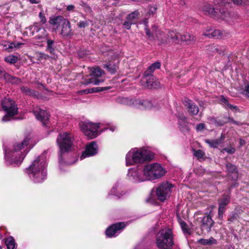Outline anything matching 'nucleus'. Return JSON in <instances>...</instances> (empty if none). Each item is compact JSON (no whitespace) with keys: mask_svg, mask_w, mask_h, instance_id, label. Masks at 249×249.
Returning a JSON list of instances; mask_svg holds the SVG:
<instances>
[{"mask_svg":"<svg viewBox=\"0 0 249 249\" xmlns=\"http://www.w3.org/2000/svg\"><path fill=\"white\" fill-rule=\"evenodd\" d=\"M103 90V89L102 88H95L91 89H90L89 90L88 93L97 92ZM84 92L85 93H87V91L86 90H84Z\"/></svg>","mask_w":249,"mask_h":249,"instance_id":"45","label":"nucleus"},{"mask_svg":"<svg viewBox=\"0 0 249 249\" xmlns=\"http://www.w3.org/2000/svg\"><path fill=\"white\" fill-rule=\"evenodd\" d=\"M39 17L40 18V22L42 24H45L46 22V18L42 14V12L39 13Z\"/></svg>","mask_w":249,"mask_h":249,"instance_id":"50","label":"nucleus"},{"mask_svg":"<svg viewBox=\"0 0 249 249\" xmlns=\"http://www.w3.org/2000/svg\"><path fill=\"white\" fill-rule=\"evenodd\" d=\"M165 174L164 169L158 163L147 164L143 168V175L145 180L158 179L163 176Z\"/></svg>","mask_w":249,"mask_h":249,"instance_id":"8","label":"nucleus"},{"mask_svg":"<svg viewBox=\"0 0 249 249\" xmlns=\"http://www.w3.org/2000/svg\"><path fill=\"white\" fill-rule=\"evenodd\" d=\"M227 170L232 174L231 178L236 180L238 178V173L236 167L230 163H228L226 165Z\"/></svg>","mask_w":249,"mask_h":249,"instance_id":"27","label":"nucleus"},{"mask_svg":"<svg viewBox=\"0 0 249 249\" xmlns=\"http://www.w3.org/2000/svg\"><path fill=\"white\" fill-rule=\"evenodd\" d=\"M80 128L84 134L89 139L96 138L99 135L98 129L99 125L89 122H82L79 124Z\"/></svg>","mask_w":249,"mask_h":249,"instance_id":"9","label":"nucleus"},{"mask_svg":"<svg viewBox=\"0 0 249 249\" xmlns=\"http://www.w3.org/2000/svg\"><path fill=\"white\" fill-rule=\"evenodd\" d=\"M22 44L23 43H15L14 42H8L4 45V49L8 52H12L19 48L20 45Z\"/></svg>","mask_w":249,"mask_h":249,"instance_id":"29","label":"nucleus"},{"mask_svg":"<svg viewBox=\"0 0 249 249\" xmlns=\"http://www.w3.org/2000/svg\"><path fill=\"white\" fill-rule=\"evenodd\" d=\"M150 151L144 148L131 149L126 155V166L132 165L136 163H141L151 159Z\"/></svg>","mask_w":249,"mask_h":249,"instance_id":"3","label":"nucleus"},{"mask_svg":"<svg viewBox=\"0 0 249 249\" xmlns=\"http://www.w3.org/2000/svg\"><path fill=\"white\" fill-rule=\"evenodd\" d=\"M1 107L6 114L2 118V121L6 122L18 118L15 116L18 114V108L15 102L9 98H5L1 101Z\"/></svg>","mask_w":249,"mask_h":249,"instance_id":"7","label":"nucleus"},{"mask_svg":"<svg viewBox=\"0 0 249 249\" xmlns=\"http://www.w3.org/2000/svg\"><path fill=\"white\" fill-rule=\"evenodd\" d=\"M118 184H115L114 186L113 187V188H112L111 190V192H110V194L112 195H113V196H117L118 198H120L121 196H122L123 195H124V193H123L122 192V193H117V187H118Z\"/></svg>","mask_w":249,"mask_h":249,"instance_id":"38","label":"nucleus"},{"mask_svg":"<svg viewBox=\"0 0 249 249\" xmlns=\"http://www.w3.org/2000/svg\"><path fill=\"white\" fill-rule=\"evenodd\" d=\"M128 101V104L129 105H132L136 107L142 109V107L143 106V100L140 99H130Z\"/></svg>","mask_w":249,"mask_h":249,"instance_id":"30","label":"nucleus"},{"mask_svg":"<svg viewBox=\"0 0 249 249\" xmlns=\"http://www.w3.org/2000/svg\"><path fill=\"white\" fill-rule=\"evenodd\" d=\"M213 3L215 6H222L227 3L226 0H213Z\"/></svg>","mask_w":249,"mask_h":249,"instance_id":"44","label":"nucleus"},{"mask_svg":"<svg viewBox=\"0 0 249 249\" xmlns=\"http://www.w3.org/2000/svg\"><path fill=\"white\" fill-rule=\"evenodd\" d=\"M33 113L36 119L40 120L43 124H45L49 119V115L47 111L41 109L38 107H35Z\"/></svg>","mask_w":249,"mask_h":249,"instance_id":"19","label":"nucleus"},{"mask_svg":"<svg viewBox=\"0 0 249 249\" xmlns=\"http://www.w3.org/2000/svg\"><path fill=\"white\" fill-rule=\"evenodd\" d=\"M234 4L240 5L247 3L249 0H231Z\"/></svg>","mask_w":249,"mask_h":249,"instance_id":"49","label":"nucleus"},{"mask_svg":"<svg viewBox=\"0 0 249 249\" xmlns=\"http://www.w3.org/2000/svg\"><path fill=\"white\" fill-rule=\"evenodd\" d=\"M205 125L204 124H199L196 125L197 130L200 131L204 129Z\"/></svg>","mask_w":249,"mask_h":249,"instance_id":"54","label":"nucleus"},{"mask_svg":"<svg viewBox=\"0 0 249 249\" xmlns=\"http://www.w3.org/2000/svg\"><path fill=\"white\" fill-rule=\"evenodd\" d=\"M145 30L146 35L150 39L153 40L157 39L160 41V43H161L162 39H163L162 37V32L159 30L156 25H154L152 27L151 31L149 29L147 28V25H146Z\"/></svg>","mask_w":249,"mask_h":249,"instance_id":"17","label":"nucleus"},{"mask_svg":"<svg viewBox=\"0 0 249 249\" xmlns=\"http://www.w3.org/2000/svg\"><path fill=\"white\" fill-rule=\"evenodd\" d=\"M196 40V37L190 34L186 33L183 35H180V42H184L187 45L193 44Z\"/></svg>","mask_w":249,"mask_h":249,"instance_id":"25","label":"nucleus"},{"mask_svg":"<svg viewBox=\"0 0 249 249\" xmlns=\"http://www.w3.org/2000/svg\"><path fill=\"white\" fill-rule=\"evenodd\" d=\"M229 33L225 31L220 30H213L209 29L206 30L203 33V35L209 38H221L223 39L229 36Z\"/></svg>","mask_w":249,"mask_h":249,"instance_id":"15","label":"nucleus"},{"mask_svg":"<svg viewBox=\"0 0 249 249\" xmlns=\"http://www.w3.org/2000/svg\"><path fill=\"white\" fill-rule=\"evenodd\" d=\"M226 151L229 154H233L235 152V148L233 147H230L229 148H224L222 152Z\"/></svg>","mask_w":249,"mask_h":249,"instance_id":"46","label":"nucleus"},{"mask_svg":"<svg viewBox=\"0 0 249 249\" xmlns=\"http://www.w3.org/2000/svg\"><path fill=\"white\" fill-rule=\"evenodd\" d=\"M29 139L25 138L21 142L14 143L9 148H4L5 159L7 164H15L19 165L28 152L26 148Z\"/></svg>","mask_w":249,"mask_h":249,"instance_id":"1","label":"nucleus"},{"mask_svg":"<svg viewBox=\"0 0 249 249\" xmlns=\"http://www.w3.org/2000/svg\"><path fill=\"white\" fill-rule=\"evenodd\" d=\"M132 23H132L131 21H129V20H127L126 19V21H125L124 22V25H124V28H125V29H126L128 30V29H130V28H131V24H132Z\"/></svg>","mask_w":249,"mask_h":249,"instance_id":"48","label":"nucleus"},{"mask_svg":"<svg viewBox=\"0 0 249 249\" xmlns=\"http://www.w3.org/2000/svg\"><path fill=\"white\" fill-rule=\"evenodd\" d=\"M98 146L96 143L92 142L87 144L86 150L82 153L81 156V159H83L87 157L92 156L97 153Z\"/></svg>","mask_w":249,"mask_h":249,"instance_id":"18","label":"nucleus"},{"mask_svg":"<svg viewBox=\"0 0 249 249\" xmlns=\"http://www.w3.org/2000/svg\"><path fill=\"white\" fill-rule=\"evenodd\" d=\"M221 102L223 103H224V104H225L226 105L229 103L228 100L224 97H222L220 100Z\"/></svg>","mask_w":249,"mask_h":249,"instance_id":"56","label":"nucleus"},{"mask_svg":"<svg viewBox=\"0 0 249 249\" xmlns=\"http://www.w3.org/2000/svg\"><path fill=\"white\" fill-rule=\"evenodd\" d=\"M149 75V73L145 72L144 75L141 81L142 85L145 88L149 89L160 87V82L157 79L152 76H148Z\"/></svg>","mask_w":249,"mask_h":249,"instance_id":"13","label":"nucleus"},{"mask_svg":"<svg viewBox=\"0 0 249 249\" xmlns=\"http://www.w3.org/2000/svg\"><path fill=\"white\" fill-rule=\"evenodd\" d=\"M28 29L31 31L32 35H34L35 32L37 33V35L35 36V38L39 42H44L46 39H47L48 34L47 31L45 28L40 27L37 24H35L29 27Z\"/></svg>","mask_w":249,"mask_h":249,"instance_id":"12","label":"nucleus"},{"mask_svg":"<svg viewBox=\"0 0 249 249\" xmlns=\"http://www.w3.org/2000/svg\"><path fill=\"white\" fill-rule=\"evenodd\" d=\"M193 154L198 159H202L205 156L204 152L200 149L197 150L193 149Z\"/></svg>","mask_w":249,"mask_h":249,"instance_id":"37","label":"nucleus"},{"mask_svg":"<svg viewBox=\"0 0 249 249\" xmlns=\"http://www.w3.org/2000/svg\"><path fill=\"white\" fill-rule=\"evenodd\" d=\"M243 94L246 97H249V85L245 87V89L243 92Z\"/></svg>","mask_w":249,"mask_h":249,"instance_id":"51","label":"nucleus"},{"mask_svg":"<svg viewBox=\"0 0 249 249\" xmlns=\"http://www.w3.org/2000/svg\"><path fill=\"white\" fill-rule=\"evenodd\" d=\"M4 59L7 62L13 64L18 61V57L15 55H9L6 57Z\"/></svg>","mask_w":249,"mask_h":249,"instance_id":"40","label":"nucleus"},{"mask_svg":"<svg viewBox=\"0 0 249 249\" xmlns=\"http://www.w3.org/2000/svg\"><path fill=\"white\" fill-rule=\"evenodd\" d=\"M1 74L3 76L4 78L6 81L12 84H18L20 82V79L18 78L13 77L8 74H6L4 71H0Z\"/></svg>","mask_w":249,"mask_h":249,"instance_id":"28","label":"nucleus"},{"mask_svg":"<svg viewBox=\"0 0 249 249\" xmlns=\"http://www.w3.org/2000/svg\"><path fill=\"white\" fill-rule=\"evenodd\" d=\"M228 122L231 123L233 124H237V125H240V124L239 122H237L233 120V119L231 118H228L227 121L226 122H225L224 123H228Z\"/></svg>","mask_w":249,"mask_h":249,"instance_id":"52","label":"nucleus"},{"mask_svg":"<svg viewBox=\"0 0 249 249\" xmlns=\"http://www.w3.org/2000/svg\"><path fill=\"white\" fill-rule=\"evenodd\" d=\"M100 82V81L95 78H91L87 79V81L85 82V84L88 85L89 84H93V85H98Z\"/></svg>","mask_w":249,"mask_h":249,"instance_id":"42","label":"nucleus"},{"mask_svg":"<svg viewBox=\"0 0 249 249\" xmlns=\"http://www.w3.org/2000/svg\"><path fill=\"white\" fill-rule=\"evenodd\" d=\"M40 57L41 58H43L44 59H47V58H49V55L45 54L44 53H40Z\"/></svg>","mask_w":249,"mask_h":249,"instance_id":"59","label":"nucleus"},{"mask_svg":"<svg viewBox=\"0 0 249 249\" xmlns=\"http://www.w3.org/2000/svg\"><path fill=\"white\" fill-rule=\"evenodd\" d=\"M202 228L210 231L211 228L213 226L214 221L212 219L210 214L204 216L201 220Z\"/></svg>","mask_w":249,"mask_h":249,"instance_id":"24","label":"nucleus"},{"mask_svg":"<svg viewBox=\"0 0 249 249\" xmlns=\"http://www.w3.org/2000/svg\"><path fill=\"white\" fill-rule=\"evenodd\" d=\"M21 91L25 94L28 95H32L34 94V91L27 87H22L21 88Z\"/></svg>","mask_w":249,"mask_h":249,"instance_id":"41","label":"nucleus"},{"mask_svg":"<svg viewBox=\"0 0 249 249\" xmlns=\"http://www.w3.org/2000/svg\"><path fill=\"white\" fill-rule=\"evenodd\" d=\"M106 67L111 73H114L117 71L118 67L117 65L110 64L106 65Z\"/></svg>","mask_w":249,"mask_h":249,"instance_id":"39","label":"nucleus"},{"mask_svg":"<svg viewBox=\"0 0 249 249\" xmlns=\"http://www.w3.org/2000/svg\"><path fill=\"white\" fill-rule=\"evenodd\" d=\"M115 129V127H111L110 128V130L112 131H113Z\"/></svg>","mask_w":249,"mask_h":249,"instance_id":"63","label":"nucleus"},{"mask_svg":"<svg viewBox=\"0 0 249 249\" xmlns=\"http://www.w3.org/2000/svg\"><path fill=\"white\" fill-rule=\"evenodd\" d=\"M135 249H144L142 246H139L135 248Z\"/></svg>","mask_w":249,"mask_h":249,"instance_id":"62","label":"nucleus"},{"mask_svg":"<svg viewBox=\"0 0 249 249\" xmlns=\"http://www.w3.org/2000/svg\"><path fill=\"white\" fill-rule=\"evenodd\" d=\"M139 15V12L137 11H134L130 14L127 17V20L134 23L135 19H137Z\"/></svg>","mask_w":249,"mask_h":249,"instance_id":"35","label":"nucleus"},{"mask_svg":"<svg viewBox=\"0 0 249 249\" xmlns=\"http://www.w3.org/2000/svg\"><path fill=\"white\" fill-rule=\"evenodd\" d=\"M160 63L159 62H156L153 64H152L151 66H150L147 71V73H149L150 74V73L153 72L156 69H160Z\"/></svg>","mask_w":249,"mask_h":249,"instance_id":"34","label":"nucleus"},{"mask_svg":"<svg viewBox=\"0 0 249 249\" xmlns=\"http://www.w3.org/2000/svg\"><path fill=\"white\" fill-rule=\"evenodd\" d=\"M125 226V225L124 222H119L111 225L106 231L107 237L111 238L116 236Z\"/></svg>","mask_w":249,"mask_h":249,"instance_id":"14","label":"nucleus"},{"mask_svg":"<svg viewBox=\"0 0 249 249\" xmlns=\"http://www.w3.org/2000/svg\"><path fill=\"white\" fill-rule=\"evenodd\" d=\"M225 139V136L221 135L220 138L218 139L215 140H206L205 142L208 143L209 146L213 148H217L219 145L223 142Z\"/></svg>","mask_w":249,"mask_h":249,"instance_id":"26","label":"nucleus"},{"mask_svg":"<svg viewBox=\"0 0 249 249\" xmlns=\"http://www.w3.org/2000/svg\"><path fill=\"white\" fill-rule=\"evenodd\" d=\"M218 201L219 205L218 218L219 219H222L223 213L225 211V208L230 202V196L229 195L224 194Z\"/></svg>","mask_w":249,"mask_h":249,"instance_id":"16","label":"nucleus"},{"mask_svg":"<svg viewBox=\"0 0 249 249\" xmlns=\"http://www.w3.org/2000/svg\"><path fill=\"white\" fill-rule=\"evenodd\" d=\"M179 223L183 231L185 233L190 234V230L187 224L184 221L181 220L179 221Z\"/></svg>","mask_w":249,"mask_h":249,"instance_id":"36","label":"nucleus"},{"mask_svg":"<svg viewBox=\"0 0 249 249\" xmlns=\"http://www.w3.org/2000/svg\"><path fill=\"white\" fill-rule=\"evenodd\" d=\"M227 107L231 110H234V109H236L237 108V107L236 106H234L231 104H230L229 103H228L227 105H226Z\"/></svg>","mask_w":249,"mask_h":249,"instance_id":"55","label":"nucleus"},{"mask_svg":"<svg viewBox=\"0 0 249 249\" xmlns=\"http://www.w3.org/2000/svg\"><path fill=\"white\" fill-rule=\"evenodd\" d=\"M46 154L43 153L26 169L29 177L36 183L43 182L46 178Z\"/></svg>","mask_w":249,"mask_h":249,"instance_id":"2","label":"nucleus"},{"mask_svg":"<svg viewBox=\"0 0 249 249\" xmlns=\"http://www.w3.org/2000/svg\"><path fill=\"white\" fill-rule=\"evenodd\" d=\"M128 175L133 177L139 181H143L145 180L143 175V169L134 168L130 169Z\"/></svg>","mask_w":249,"mask_h":249,"instance_id":"23","label":"nucleus"},{"mask_svg":"<svg viewBox=\"0 0 249 249\" xmlns=\"http://www.w3.org/2000/svg\"><path fill=\"white\" fill-rule=\"evenodd\" d=\"M179 119H180V120H182V121H183V120H185V119H186V118H185L184 116H182V117H180Z\"/></svg>","mask_w":249,"mask_h":249,"instance_id":"64","label":"nucleus"},{"mask_svg":"<svg viewBox=\"0 0 249 249\" xmlns=\"http://www.w3.org/2000/svg\"><path fill=\"white\" fill-rule=\"evenodd\" d=\"M88 25V23L86 21H80L77 23L78 27L82 28H85Z\"/></svg>","mask_w":249,"mask_h":249,"instance_id":"47","label":"nucleus"},{"mask_svg":"<svg viewBox=\"0 0 249 249\" xmlns=\"http://www.w3.org/2000/svg\"><path fill=\"white\" fill-rule=\"evenodd\" d=\"M202 9L205 14L210 15L216 19H221L227 22L232 21L231 14L224 7L220 9L214 8L212 7L210 3H205Z\"/></svg>","mask_w":249,"mask_h":249,"instance_id":"5","label":"nucleus"},{"mask_svg":"<svg viewBox=\"0 0 249 249\" xmlns=\"http://www.w3.org/2000/svg\"><path fill=\"white\" fill-rule=\"evenodd\" d=\"M156 10V8L155 7H152L150 10V13H152V14H154L155 11Z\"/></svg>","mask_w":249,"mask_h":249,"instance_id":"61","label":"nucleus"},{"mask_svg":"<svg viewBox=\"0 0 249 249\" xmlns=\"http://www.w3.org/2000/svg\"><path fill=\"white\" fill-rule=\"evenodd\" d=\"M47 49L51 54H54V50L53 47L48 48Z\"/></svg>","mask_w":249,"mask_h":249,"instance_id":"58","label":"nucleus"},{"mask_svg":"<svg viewBox=\"0 0 249 249\" xmlns=\"http://www.w3.org/2000/svg\"><path fill=\"white\" fill-rule=\"evenodd\" d=\"M174 234L170 228H163L156 235V244L160 249H170L174 245Z\"/></svg>","mask_w":249,"mask_h":249,"instance_id":"4","label":"nucleus"},{"mask_svg":"<svg viewBox=\"0 0 249 249\" xmlns=\"http://www.w3.org/2000/svg\"><path fill=\"white\" fill-rule=\"evenodd\" d=\"M173 186L168 182H163L157 189L156 195L158 198L162 201L169 196Z\"/></svg>","mask_w":249,"mask_h":249,"instance_id":"11","label":"nucleus"},{"mask_svg":"<svg viewBox=\"0 0 249 249\" xmlns=\"http://www.w3.org/2000/svg\"><path fill=\"white\" fill-rule=\"evenodd\" d=\"M184 105L185 106L189 113L192 115H196L198 111V107L190 100L187 99L184 101Z\"/></svg>","mask_w":249,"mask_h":249,"instance_id":"22","label":"nucleus"},{"mask_svg":"<svg viewBox=\"0 0 249 249\" xmlns=\"http://www.w3.org/2000/svg\"><path fill=\"white\" fill-rule=\"evenodd\" d=\"M49 22L51 24L56 27H58L60 25H62L61 34L63 36H68L72 35L69 21L62 17L59 16L50 19Z\"/></svg>","mask_w":249,"mask_h":249,"instance_id":"10","label":"nucleus"},{"mask_svg":"<svg viewBox=\"0 0 249 249\" xmlns=\"http://www.w3.org/2000/svg\"><path fill=\"white\" fill-rule=\"evenodd\" d=\"M74 5H70L67 6V10L68 11H72L74 9Z\"/></svg>","mask_w":249,"mask_h":249,"instance_id":"57","label":"nucleus"},{"mask_svg":"<svg viewBox=\"0 0 249 249\" xmlns=\"http://www.w3.org/2000/svg\"><path fill=\"white\" fill-rule=\"evenodd\" d=\"M152 107V103L148 100H143L142 109H149Z\"/></svg>","mask_w":249,"mask_h":249,"instance_id":"43","label":"nucleus"},{"mask_svg":"<svg viewBox=\"0 0 249 249\" xmlns=\"http://www.w3.org/2000/svg\"><path fill=\"white\" fill-rule=\"evenodd\" d=\"M73 137L71 134L64 132L59 134L57 142L59 147L60 159L63 154L71 151L73 147Z\"/></svg>","mask_w":249,"mask_h":249,"instance_id":"6","label":"nucleus"},{"mask_svg":"<svg viewBox=\"0 0 249 249\" xmlns=\"http://www.w3.org/2000/svg\"><path fill=\"white\" fill-rule=\"evenodd\" d=\"M167 36L165 39H162L161 44L169 43L171 42L179 43L180 42V34L174 31L169 32Z\"/></svg>","mask_w":249,"mask_h":249,"instance_id":"20","label":"nucleus"},{"mask_svg":"<svg viewBox=\"0 0 249 249\" xmlns=\"http://www.w3.org/2000/svg\"><path fill=\"white\" fill-rule=\"evenodd\" d=\"M46 40H47V48L53 47V45L54 43V41L53 40L48 39V37L47 38V39H46Z\"/></svg>","mask_w":249,"mask_h":249,"instance_id":"53","label":"nucleus"},{"mask_svg":"<svg viewBox=\"0 0 249 249\" xmlns=\"http://www.w3.org/2000/svg\"><path fill=\"white\" fill-rule=\"evenodd\" d=\"M5 244L7 249H14L16 246L15 240L12 236H10L6 239Z\"/></svg>","mask_w":249,"mask_h":249,"instance_id":"33","label":"nucleus"},{"mask_svg":"<svg viewBox=\"0 0 249 249\" xmlns=\"http://www.w3.org/2000/svg\"><path fill=\"white\" fill-rule=\"evenodd\" d=\"M104 73V71L99 67L92 68L90 69V75L100 77Z\"/></svg>","mask_w":249,"mask_h":249,"instance_id":"32","label":"nucleus"},{"mask_svg":"<svg viewBox=\"0 0 249 249\" xmlns=\"http://www.w3.org/2000/svg\"><path fill=\"white\" fill-rule=\"evenodd\" d=\"M239 143H240V146L241 147L245 144V141L242 139H240Z\"/></svg>","mask_w":249,"mask_h":249,"instance_id":"60","label":"nucleus"},{"mask_svg":"<svg viewBox=\"0 0 249 249\" xmlns=\"http://www.w3.org/2000/svg\"><path fill=\"white\" fill-rule=\"evenodd\" d=\"M207 51L208 53L211 55L218 53L222 55L226 51V48L224 46H219L216 45H211L207 47Z\"/></svg>","mask_w":249,"mask_h":249,"instance_id":"21","label":"nucleus"},{"mask_svg":"<svg viewBox=\"0 0 249 249\" xmlns=\"http://www.w3.org/2000/svg\"><path fill=\"white\" fill-rule=\"evenodd\" d=\"M198 242L203 245L210 246L216 244V240L214 238L211 237L209 239H200Z\"/></svg>","mask_w":249,"mask_h":249,"instance_id":"31","label":"nucleus"}]
</instances>
